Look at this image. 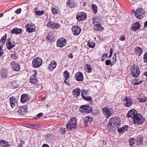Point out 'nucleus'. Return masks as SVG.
<instances>
[{
	"mask_svg": "<svg viewBox=\"0 0 147 147\" xmlns=\"http://www.w3.org/2000/svg\"><path fill=\"white\" fill-rule=\"evenodd\" d=\"M145 120V118L141 114L138 113L133 119V122L135 124L140 125L144 122Z\"/></svg>",
	"mask_w": 147,
	"mask_h": 147,
	"instance_id": "nucleus-3",
	"label": "nucleus"
},
{
	"mask_svg": "<svg viewBox=\"0 0 147 147\" xmlns=\"http://www.w3.org/2000/svg\"><path fill=\"white\" fill-rule=\"evenodd\" d=\"M76 79L78 81H81L83 80V74L80 72H78L76 73L75 75Z\"/></svg>",
	"mask_w": 147,
	"mask_h": 147,
	"instance_id": "nucleus-21",
	"label": "nucleus"
},
{
	"mask_svg": "<svg viewBox=\"0 0 147 147\" xmlns=\"http://www.w3.org/2000/svg\"><path fill=\"white\" fill-rule=\"evenodd\" d=\"M77 125L76 119L72 117L68 121L66 128L68 130H71L72 129H76Z\"/></svg>",
	"mask_w": 147,
	"mask_h": 147,
	"instance_id": "nucleus-2",
	"label": "nucleus"
},
{
	"mask_svg": "<svg viewBox=\"0 0 147 147\" xmlns=\"http://www.w3.org/2000/svg\"><path fill=\"white\" fill-rule=\"evenodd\" d=\"M68 57H69L70 58H73V54L71 53H70L69 54L68 56Z\"/></svg>",
	"mask_w": 147,
	"mask_h": 147,
	"instance_id": "nucleus-61",
	"label": "nucleus"
},
{
	"mask_svg": "<svg viewBox=\"0 0 147 147\" xmlns=\"http://www.w3.org/2000/svg\"><path fill=\"white\" fill-rule=\"evenodd\" d=\"M67 7L70 8H74L75 7V2L73 0H69L67 3Z\"/></svg>",
	"mask_w": 147,
	"mask_h": 147,
	"instance_id": "nucleus-27",
	"label": "nucleus"
},
{
	"mask_svg": "<svg viewBox=\"0 0 147 147\" xmlns=\"http://www.w3.org/2000/svg\"><path fill=\"white\" fill-rule=\"evenodd\" d=\"M91 8L93 11V12L94 14H96L97 12L98 8L97 6L94 4L91 5Z\"/></svg>",
	"mask_w": 147,
	"mask_h": 147,
	"instance_id": "nucleus-34",
	"label": "nucleus"
},
{
	"mask_svg": "<svg viewBox=\"0 0 147 147\" xmlns=\"http://www.w3.org/2000/svg\"><path fill=\"white\" fill-rule=\"evenodd\" d=\"M11 57L13 59L16 60L18 58V57L16 53H14L11 55Z\"/></svg>",
	"mask_w": 147,
	"mask_h": 147,
	"instance_id": "nucleus-48",
	"label": "nucleus"
},
{
	"mask_svg": "<svg viewBox=\"0 0 147 147\" xmlns=\"http://www.w3.org/2000/svg\"><path fill=\"white\" fill-rule=\"evenodd\" d=\"M24 144V141L21 140L18 146V147H22L23 145Z\"/></svg>",
	"mask_w": 147,
	"mask_h": 147,
	"instance_id": "nucleus-54",
	"label": "nucleus"
},
{
	"mask_svg": "<svg viewBox=\"0 0 147 147\" xmlns=\"http://www.w3.org/2000/svg\"><path fill=\"white\" fill-rule=\"evenodd\" d=\"M128 125H125L124 127H122L118 129V131L120 133H124L128 130Z\"/></svg>",
	"mask_w": 147,
	"mask_h": 147,
	"instance_id": "nucleus-28",
	"label": "nucleus"
},
{
	"mask_svg": "<svg viewBox=\"0 0 147 147\" xmlns=\"http://www.w3.org/2000/svg\"><path fill=\"white\" fill-rule=\"evenodd\" d=\"M144 60L145 63H147V52L145 53L144 55Z\"/></svg>",
	"mask_w": 147,
	"mask_h": 147,
	"instance_id": "nucleus-52",
	"label": "nucleus"
},
{
	"mask_svg": "<svg viewBox=\"0 0 147 147\" xmlns=\"http://www.w3.org/2000/svg\"><path fill=\"white\" fill-rule=\"evenodd\" d=\"M86 69L88 70L87 71V72L88 73H90L92 70V69L91 68L90 66L88 64H86Z\"/></svg>",
	"mask_w": 147,
	"mask_h": 147,
	"instance_id": "nucleus-43",
	"label": "nucleus"
},
{
	"mask_svg": "<svg viewBox=\"0 0 147 147\" xmlns=\"http://www.w3.org/2000/svg\"><path fill=\"white\" fill-rule=\"evenodd\" d=\"M58 10L55 7H52L51 11L53 14H56L58 13Z\"/></svg>",
	"mask_w": 147,
	"mask_h": 147,
	"instance_id": "nucleus-46",
	"label": "nucleus"
},
{
	"mask_svg": "<svg viewBox=\"0 0 147 147\" xmlns=\"http://www.w3.org/2000/svg\"><path fill=\"white\" fill-rule=\"evenodd\" d=\"M9 104L12 108H15L17 105L16 101V98L13 96L10 97L9 98Z\"/></svg>",
	"mask_w": 147,
	"mask_h": 147,
	"instance_id": "nucleus-19",
	"label": "nucleus"
},
{
	"mask_svg": "<svg viewBox=\"0 0 147 147\" xmlns=\"http://www.w3.org/2000/svg\"><path fill=\"white\" fill-rule=\"evenodd\" d=\"M30 99L29 95L28 94H22L21 97V102L24 103L27 102Z\"/></svg>",
	"mask_w": 147,
	"mask_h": 147,
	"instance_id": "nucleus-15",
	"label": "nucleus"
},
{
	"mask_svg": "<svg viewBox=\"0 0 147 147\" xmlns=\"http://www.w3.org/2000/svg\"><path fill=\"white\" fill-rule=\"evenodd\" d=\"M102 57L104 58L105 59L107 57V54H104L102 56Z\"/></svg>",
	"mask_w": 147,
	"mask_h": 147,
	"instance_id": "nucleus-62",
	"label": "nucleus"
},
{
	"mask_svg": "<svg viewBox=\"0 0 147 147\" xmlns=\"http://www.w3.org/2000/svg\"><path fill=\"white\" fill-rule=\"evenodd\" d=\"M143 139L142 138H139L136 141L137 143L138 144H142L143 143Z\"/></svg>",
	"mask_w": 147,
	"mask_h": 147,
	"instance_id": "nucleus-49",
	"label": "nucleus"
},
{
	"mask_svg": "<svg viewBox=\"0 0 147 147\" xmlns=\"http://www.w3.org/2000/svg\"><path fill=\"white\" fill-rule=\"evenodd\" d=\"M94 30L96 31H99L103 29V28L101 26L100 24H98L94 25Z\"/></svg>",
	"mask_w": 147,
	"mask_h": 147,
	"instance_id": "nucleus-35",
	"label": "nucleus"
},
{
	"mask_svg": "<svg viewBox=\"0 0 147 147\" xmlns=\"http://www.w3.org/2000/svg\"><path fill=\"white\" fill-rule=\"evenodd\" d=\"M137 111L135 109H132L129 111L127 113L126 115L127 118L130 117L133 119L138 114Z\"/></svg>",
	"mask_w": 147,
	"mask_h": 147,
	"instance_id": "nucleus-9",
	"label": "nucleus"
},
{
	"mask_svg": "<svg viewBox=\"0 0 147 147\" xmlns=\"http://www.w3.org/2000/svg\"><path fill=\"white\" fill-rule=\"evenodd\" d=\"M33 71L34 72L33 75L30 77V82L33 84H36L38 81V79L36 77L37 75V72L36 71L34 70Z\"/></svg>",
	"mask_w": 147,
	"mask_h": 147,
	"instance_id": "nucleus-14",
	"label": "nucleus"
},
{
	"mask_svg": "<svg viewBox=\"0 0 147 147\" xmlns=\"http://www.w3.org/2000/svg\"><path fill=\"white\" fill-rule=\"evenodd\" d=\"M144 16V11L141 8H138L135 12V16L139 19H141Z\"/></svg>",
	"mask_w": 147,
	"mask_h": 147,
	"instance_id": "nucleus-8",
	"label": "nucleus"
},
{
	"mask_svg": "<svg viewBox=\"0 0 147 147\" xmlns=\"http://www.w3.org/2000/svg\"><path fill=\"white\" fill-rule=\"evenodd\" d=\"M53 22H49L48 23L47 26L49 28H52V27H53Z\"/></svg>",
	"mask_w": 147,
	"mask_h": 147,
	"instance_id": "nucleus-45",
	"label": "nucleus"
},
{
	"mask_svg": "<svg viewBox=\"0 0 147 147\" xmlns=\"http://www.w3.org/2000/svg\"><path fill=\"white\" fill-rule=\"evenodd\" d=\"M10 40V38H7V41L6 44L7 48L9 50L15 46V45L14 44H12Z\"/></svg>",
	"mask_w": 147,
	"mask_h": 147,
	"instance_id": "nucleus-20",
	"label": "nucleus"
},
{
	"mask_svg": "<svg viewBox=\"0 0 147 147\" xmlns=\"http://www.w3.org/2000/svg\"><path fill=\"white\" fill-rule=\"evenodd\" d=\"M22 30L21 28H18L15 27L11 31L12 34H15L16 35L19 34L22 32Z\"/></svg>",
	"mask_w": 147,
	"mask_h": 147,
	"instance_id": "nucleus-23",
	"label": "nucleus"
},
{
	"mask_svg": "<svg viewBox=\"0 0 147 147\" xmlns=\"http://www.w3.org/2000/svg\"><path fill=\"white\" fill-rule=\"evenodd\" d=\"M132 76L134 77H138L140 75V71L138 67L136 65H134L131 68Z\"/></svg>",
	"mask_w": 147,
	"mask_h": 147,
	"instance_id": "nucleus-5",
	"label": "nucleus"
},
{
	"mask_svg": "<svg viewBox=\"0 0 147 147\" xmlns=\"http://www.w3.org/2000/svg\"><path fill=\"white\" fill-rule=\"evenodd\" d=\"M26 31L29 33H32L35 31V26L34 25L28 24L26 26Z\"/></svg>",
	"mask_w": 147,
	"mask_h": 147,
	"instance_id": "nucleus-16",
	"label": "nucleus"
},
{
	"mask_svg": "<svg viewBox=\"0 0 147 147\" xmlns=\"http://www.w3.org/2000/svg\"><path fill=\"white\" fill-rule=\"evenodd\" d=\"M121 122L120 118L117 117H113L111 118L108 123V127L110 130H114L116 127L118 128L120 125Z\"/></svg>",
	"mask_w": 147,
	"mask_h": 147,
	"instance_id": "nucleus-1",
	"label": "nucleus"
},
{
	"mask_svg": "<svg viewBox=\"0 0 147 147\" xmlns=\"http://www.w3.org/2000/svg\"><path fill=\"white\" fill-rule=\"evenodd\" d=\"M129 144L130 145L132 146L135 143V140L134 139L131 138L129 140Z\"/></svg>",
	"mask_w": 147,
	"mask_h": 147,
	"instance_id": "nucleus-41",
	"label": "nucleus"
},
{
	"mask_svg": "<svg viewBox=\"0 0 147 147\" xmlns=\"http://www.w3.org/2000/svg\"><path fill=\"white\" fill-rule=\"evenodd\" d=\"M63 76L65 78L68 79L69 77V74L67 70H65L63 73Z\"/></svg>",
	"mask_w": 147,
	"mask_h": 147,
	"instance_id": "nucleus-39",
	"label": "nucleus"
},
{
	"mask_svg": "<svg viewBox=\"0 0 147 147\" xmlns=\"http://www.w3.org/2000/svg\"><path fill=\"white\" fill-rule=\"evenodd\" d=\"M1 74V76L2 78H6L8 76L7 70L4 68L2 69Z\"/></svg>",
	"mask_w": 147,
	"mask_h": 147,
	"instance_id": "nucleus-26",
	"label": "nucleus"
},
{
	"mask_svg": "<svg viewBox=\"0 0 147 147\" xmlns=\"http://www.w3.org/2000/svg\"><path fill=\"white\" fill-rule=\"evenodd\" d=\"M60 132L61 134L62 135L65 134L66 133V129L65 128H60Z\"/></svg>",
	"mask_w": 147,
	"mask_h": 147,
	"instance_id": "nucleus-51",
	"label": "nucleus"
},
{
	"mask_svg": "<svg viewBox=\"0 0 147 147\" xmlns=\"http://www.w3.org/2000/svg\"><path fill=\"white\" fill-rule=\"evenodd\" d=\"M93 23L94 25L100 24V20L98 18L94 17L93 18Z\"/></svg>",
	"mask_w": 147,
	"mask_h": 147,
	"instance_id": "nucleus-32",
	"label": "nucleus"
},
{
	"mask_svg": "<svg viewBox=\"0 0 147 147\" xmlns=\"http://www.w3.org/2000/svg\"><path fill=\"white\" fill-rule=\"evenodd\" d=\"M92 120V117L89 116H87L84 119V125L87 126L88 125V123H90Z\"/></svg>",
	"mask_w": 147,
	"mask_h": 147,
	"instance_id": "nucleus-25",
	"label": "nucleus"
},
{
	"mask_svg": "<svg viewBox=\"0 0 147 147\" xmlns=\"http://www.w3.org/2000/svg\"><path fill=\"white\" fill-rule=\"evenodd\" d=\"M114 55H115V60H113V61H112V63L113 64H114L116 62V55L115 54H114ZM113 58L114 59V57H113Z\"/></svg>",
	"mask_w": 147,
	"mask_h": 147,
	"instance_id": "nucleus-60",
	"label": "nucleus"
},
{
	"mask_svg": "<svg viewBox=\"0 0 147 147\" xmlns=\"http://www.w3.org/2000/svg\"><path fill=\"white\" fill-rule=\"evenodd\" d=\"M144 27H147V21H146L144 25Z\"/></svg>",
	"mask_w": 147,
	"mask_h": 147,
	"instance_id": "nucleus-64",
	"label": "nucleus"
},
{
	"mask_svg": "<svg viewBox=\"0 0 147 147\" xmlns=\"http://www.w3.org/2000/svg\"><path fill=\"white\" fill-rule=\"evenodd\" d=\"M95 44L94 42L90 41L88 42L87 45L89 47L93 48L95 47Z\"/></svg>",
	"mask_w": 147,
	"mask_h": 147,
	"instance_id": "nucleus-37",
	"label": "nucleus"
},
{
	"mask_svg": "<svg viewBox=\"0 0 147 147\" xmlns=\"http://www.w3.org/2000/svg\"><path fill=\"white\" fill-rule=\"evenodd\" d=\"M42 63V60L41 58L37 57L33 60L32 66L34 68H37L40 67Z\"/></svg>",
	"mask_w": 147,
	"mask_h": 147,
	"instance_id": "nucleus-6",
	"label": "nucleus"
},
{
	"mask_svg": "<svg viewBox=\"0 0 147 147\" xmlns=\"http://www.w3.org/2000/svg\"><path fill=\"white\" fill-rule=\"evenodd\" d=\"M79 110L82 113H90L92 111V108L88 105H84L80 106Z\"/></svg>",
	"mask_w": 147,
	"mask_h": 147,
	"instance_id": "nucleus-4",
	"label": "nucleus"
},
{
	"mask_svg": "<svg viewBox=\"0 0 147 147\" xmlns=\"http://www.w3.org/2000/svg\"><path fill=\"white\" fill-rule=\"evenodd\" d=\"M18 112L19 115L24 114L27 110V107L26 105L19 106L18 108Z\"/></svg>",
	"mask_w": 147,
	"mask_h": 147,
	"instance_id": "nucleus-11",
	"label": "nucleus"
},
{
	"mask_svg": "<svg viewBox=\"0 0 147 147\" xmlns=\"http://www.w3.org/2000/svg\"><path fill=\"white\" fill-rule=\"evenodd\" d=\"M9 144L7 142L1 140L0 142V146L1 147H9Z\"/></svg>",
	"mask_w": 147,
	"mask_h": 147,
	"instance_id": "nucleus-30",
	"label": "nucleus"
},
{
	"mask_svg": "<svg viewBox=\"0 0 147 147\" xmlns=\"http://www.w3.org/2000/svg\"><path fill=\"white\" fill-rule=\"evenodd\" d=\"M119 39L121 41H124L125 40V38L124 35H122L119 38Z\"/></svg>",
	"mask_w": 147,
	"mask_h": 147,
	"instance_id": "nucleus-56",
	"label": "nucleus"
},
{
	"mask_svg": "<svg viewBox=\"0 0 147 147\" xmlns=\"http://www.w3.org/2000/svg\"><path fill=\"white\" fill-rule=\"evenodd\" d=\"M3 45H0V57L2 56L3 54Z\"/></svg>",
	"mask_w": 147,
	"mask_h": 147,
	"instance_id": "nucleus-50",
	"label": "nucleus"
},
{
	"mask_svg": "<svg viewBox=\"0 0 147 147\" xmlns=\"http://www.w3.org/2000/svg\"><path fill=\"white\" fill-rule=\"evenodd\" d=\"M80 90L79 88H77L73 90L72 94L75 96L77 97L80 95Z\"/></svg>",
	"mask_w": 147,
	"mask_h": 147,
	"instance_id": "nucleus-29",
	"label": "nucleus"
},
{
	"mask_svg": "<svg viewBox=\"0 0 147 147\" xmlns=\"http://www.w3.org/2000/svg\"><path fill=\"white\" fill-rule=\"evenodd\" d=\"M34 11L35 13L37 15L40 16L43 14L45 13V12L43 10L40 11L38 8H36L34 9Z\"/></svg>",
	"mask_w": 147,
	"mask_h": 147,
	"instance_id": "nucleus-33",
	"label": "nucleus"
},
{
	"mask_svg": "<svg viewBox=\"0 0 147 147\" xmlns=\"http://www.w3.org/2000/svg\"><path fill=\"white\" fill-rule=\"evenodd\" d=\"M11 68L13 70L16 71H19L20 70V67L18 63L15 62H11L10 63Z\"/></svg>",
	"mask_w": 147,
	"mask_h": 147,
	"instance_id": "nucleus-18",
	"label": "nucleus"
},
{
	"mask_svg": "<svg viewBox=\"0 0 147 147\" xmlns=\"http://www.w3.org/2000/svg\"><path fill=\"white\" fill-rule=\"evenodd\" d=\"M140 28V24L138 22H137L132 24L131 29L134 31H136Z\"/></svg>",
	"mask_w": 147,
	"mask_h": 147,
	"instance_id": "nucleus-24",
	"label": "nucleus"
},
{
	"mask_svg": "<svg viewBox=\"0 0 147 147\" xmlns=\"http://www.w3.org/2000/svg\"><path fill=\"white\" fill-rule=\"evenodd\" d=\"M139 102H144L147 101V97L144 96L138 98Z\"/></svg>",
	"mask_w": 147,
	"mask_h": 147,
	"instance_id": "nucleus-36",
	"label": "nucleus"
},
{
	"mask_svg": "<svg viewBox=\"0 0 147 147\" xmlns=\"http://www.w3.org/2000/svg\"><path fill=\"white\" fill-rule=\"evenodd\" d=\"M57 63L54 61H52L49 66V69L51 71H52L55 69L57 66Z\"/></svg>",
	"mask_w": 147,
	"mask_h": 147,
	"instance_id": "nucleus-22",
	"label": "nucleus"
},
{
	"mask_svg": "<svg viewBox=\"0 0 147 147\" xmlns=\"http://www.w3.org/2000/svg\"><path fill=\"white\" fill-rule=\"evenodd\" d=\"M88 92L87 90H82L81 92V95L82 97L83 96H85L84 95H86Z\"/></svg>",
	"mask_w": 147,
	"mask_h": 147,
	"instance_id": "nucleus-44",
	"label": "nucleus"
},
{
	"mask_svg": "<svg viewBox=\"0 0 147 147\" xmlns=\"http://www.w3.org/2000/svg\"><path fill=\"white\" fill-rule=\"evenodd\" d=\"M21 9L20 8L19 9H17L15 11V12L19 14L20 13V12L21 11Z\"/></svg>",
	"mask_w": 147,
	"mask_h": 147,
	"instance_id": "nucleus-58",
	"label": "nucleus"
},
{
	"mask_svg": "<svg viewBox=\"0 0 147 147\" xmlns=\"http://www.w3.org/2000/svg\"><path fill=\"white\" fill-rule=\"evenodd\" d=\"M53 27H52V29H57L59 27L60 25L59 24L57 23H53Z\"/></svg>",
	"mask_w": 147,
	"mask_h": 147,
	"instance_id": "nucleus-47",
	"label": "nucleus"
},
{
	"mask_svg": "<svg viewBox=\"0 0 147 147\" xmlns=\"http://www.w3.org/2000/svg\"><path fill=\"white\" fill-rule=\"evenodd\" d=\"M65 80L64 81V83L67 85L69 86L70 85L69 83V80L68 79L65 78Z\"/></svg>",
	"mask_w": 147,
	"mask_h": 147,
	"instance_id": "nucleus-57",
	"label": "nucleus"
},
{
	"mask_svg": "<svg viewBox=\"0 0 147 147\" xmlns=\"http://www.w3.org/2000/svg\"><path fill=\"white\" fill-rule=\"evenodd\" d=\"M82 98L84 100L87 101H90L92 100V98L90 96L86 97L85 96H83Z\"/></svg>",
	"mask_w": 147,
	"mask_h": 147,
	"instance_id": "nucleus-42",
	"label": "nucleus"
},
{
	"mask_svg": "<svg viewBox=\"0 0 147 147\" xmlns=\"http://www.w3.org/2000/svg\"><path fill=\"white\" fill-rule=\"evenodd\" d=\"M111 109H111H109L107 107H104L102 109V113L106 118H109L112 114V113L111 111Z\"/></svg>",
	"mask_w": 147,
	"mask_h": 147,
	"instance_id": "nucleus-7",
	"label": "nucleus"
},
{
	"mask_svg": "<svg viewBox=\"0 0 147 147\" xmlns=\"http://www.w3.org/2000/svg\"><path fill=\"white\" fill-rule=\"evenodd\" d=\"M87 18V15L84 12L78 13L76 16V18L78 21L85 20Z\"/></svg>",
	"mask_w": 147,
	"mask_h": 147,
	"instance_id": "nucleus-12",
	"label": "nucleus"
},
{
	"mask_svg": "<svg viewBox=\"0 0 147 147\" xmlns=\"http://www.w3.org/2000/svg\"><path fill=\"white\" fill-rule=\"evenodd\" d=\"M73 34L75 36L78 35L80 33L81 29L80 27L76 26H73L71 28Z\"/></svg>",
	"mask_w": 147,
	"mask_h": 147,
	"instance_id": "nucleus-13",
	"label": "nucleus"
},
{
	"mask_svg": "<svg viewBox=\"0 0 147 147\" xmlns=\"http://www.w3.org/2000/svg\"><path fill=\"white\" fill-rule=\"evenodd\" d=\"M123 100L126 101L125 103V105L126 107H129L133 104L132 99L129 96H126L123 99Z\"/></svg>",
	"mask_w": 147,
	"mask_h": 147,
	"instance_id": "nucleus-10",
	"label": "nucleus"
},
{
	"mask_svg": "<svg viewBox=\"0 0 147 147\" xmlns=\"http://www.w3.org/2000/svg\"><path fill=\"white\" fill-rule=\"evenodd\" d=\"M24 126L28 128H31L33 126L32 124H30L28 123H26L24 124Z\"/></svg>",
	"mask_w": 147,
	"mask_h": 147,
	"instance_id": "nucleus-53",
	"label": "nucleus"
},
{
	"mask_svg": "<svg viewBox=\"0 0 147 147\" xmlns=\"http://www.w3.org/2000/svg\"><path fill=\"white\" fill-rule=\"evenodd\" d=\"M6 35L4 36L1 39L0 42L2 44H4L5 41L6 40Z\"/></svg>",
	"mask_w": 147,
	"mask_h": 147,
	"instance_id": "nucleus-40",
	"label": "nucleus"
},
{
	"mask_svg": "<svg viewBox=\"0 0 147 147\" xmlns=\"http://www.w3.org/2000/svg\"><path fill=\"white\" fill-rule=\"evenodd\" d=\"M111 62L110 60H107L105 61V64L107 65H109L111 64Z\"/></svg>",
	"mask_w": 147,
	"mask_h": 147,
	"instance_id": "nucleus-55",
	"label": "nucleus"
},
{
	"mask_svg": "<svg viewBox=\"0 0 147 147\" xmlns=\"http://www.w3.org/2000/svg\"><path fill=\"white\" fill-rule=\"evenodd\" d=\"M46 38L48 40H49L51 41H52L53 40V36L52 35H50L49 34H48L46 36Z\"/></svg>",
	"mask_w": 147,
	"mask_h": 147,
	"instance_id": "nucleus-38",
	"label": "nucleus"
},
{
	"mask_svg": "<svg viewBox=\"0 0 147 147\" xmlns=\"http://www.w3.org/2000/svg\"><path fill=\"white\" fill-rule=\"evenodd\" d=\"M43 115V113H38L37 115V117L38 118H40Z\"/></svg>",
	"mask_w": 147,
	"mask_h": 147,
	"instance_id": "nucleus-59",
	"label": "nucleus"
},
{
	"mask_svg": "<svg viewBox=\"0 0 147 147\" xmlns=\"http://www.w3.org/2000/svg\"><path fill=\"white\" fill-rule=\"evenodd\" d=\"M42 147H49V146L47 144H44Z\"/></svg>",
	"mask_w": 147,
	"mask_h": 147,
	"instance_id": "nucleus-63",
	"label": "nucleus"
},
{
	"mask_svg": "<svg viewBox=\"0 0 147 147\" xmlns=\"http://www.w3.org/2000/svg\"><path fill=\"white\" fill-rule=\"evenodd\" d=\"M135 52L136 54L138 56H140L142 53V50L141 48L137 47L135 49Z\"/></svg>",
	"mask_w": 147,
	"mask_h": 147,
	"instance_id": "nucleus-31",
	"label": "nucleus"
},
{
	"mask_svg": "<svg viewBox=\"0 0 147 147\" xmlns=\"http://www.w3.org/2000/svg\"><path fill=\"white\" fill-rule=\"evenodd\" d=\"M67 40L64 38H59L57 41V44L59 45L60 47H62L66 44Z\"/></svg>",
	"mask_w": 147,
	"mask_h": 147,
	"instance_id": "nucleus-17",
	"label": "nucleus"
}]
</instances>
